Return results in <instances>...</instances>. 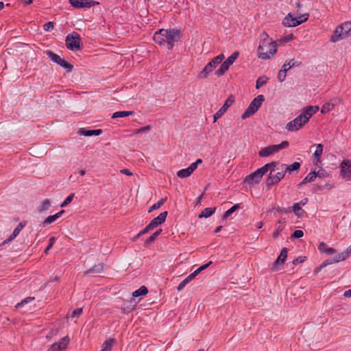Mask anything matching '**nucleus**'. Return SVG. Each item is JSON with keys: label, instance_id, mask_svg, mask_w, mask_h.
Returning <instances> with one entry per match:
<instances>
[{"label": "nucleus", "instance_id": "1", "mask_svg": "<svg viewBox=\"0 0 351 351\" xmlns=\"http://www.w3.org/2000/svg\"><path fill=\"white\" fill-rule=\"evenodd\" d=\"M182 33L178 29H161L157 31L154 35V41L160 45L167 43L169 50L172 49L175 43L181 38Z\"/></svg>", "mask_w": 351, "mask_h": 351}, {"label": "nucleus", "instance_id": "2", "mask_svg": "<svg viewBox=\"0 0 351 351\" xmlns=\"http://www.w3.org/2000/svg\"><path fill=\"white\" fill-rule=\"evenodd\" d=\"M318 110V106H306L302 110L300 115L286 125L285 128L289 132L298 131L305 125Z\"/></svg>", "mask_w": 351, "mask_h": 351}, {"label": "nucleus", "instance_id": "3", "mask_svg": "<svg viewBox=\"0 0 351 351\" xmlns=\"http://www.w3.org/2000/svg\"><path fill=\"white\" fill-rule=\"evenodd\" d=\"M265 38H263L258 47V57L262 60H268L277 52V45L275 41H271L268 35L264 32Z\"/></svg>", "mask_w": 351, "mask_h": 351}, {"label": "nucleus", "instance_id": "4", "mask_svg": "<svg viewBox=\"0 0 351 351\" xmlns=\"http://www.w3.org/2000/svg\"><path fill=\"white\" fill-rule=\"evenodd\" d=\"M351 36V21H346L338 25L330 37L332 43H337Z\"/></svg>", "mask_w": 351, "mask_h": 351}, {"label": "nucleus", "instance_id": "5", "mask_svg": "<svg viewBox=\"0 0 351 351\" xmlns=\"http://www.w3.org/2000/svg\"><path fill=\"white\" fill-rule=\"evenodd\" d=\"M276 165L277 164L275 162L266 164L261 168L255 171L254 173L246 176L245 182L250 185L258 183L263 176L268 171L269 168H270V167H275Z\"/></svg>", "mask_w": 351, "mask_h": 351}, {"label": "nucleus", "instance_id": "6", "mask_svg": "<svg viewBox=\"0 0 351 351\" xmlns=\"http://www.w3.org/2000/svg\"><path fill=\"white\" fill-rule=\"evenodd\" d=\"M276 167V165L275 167H272L273 169L270 171L269 175L267 178L266 185L267 186L278 183L285 176L286 171L282 164L275 169L274 168Z\"/></svg>", "mask_w": 351, "mask_h": 351}, {"label": "nucleus", "instance_id": "7", "mask_svg": "<svg viewBox=\"0 0 351 351\" xmlns=\"http://www.w3.org/2000/svg\"><path fill=\"white\" fill-rule=\"evenodd\" d=\"M264 99L265 98L263 95H259L255 97L242 114L241 119H245L246 118L253 115L258 110Z\"/></svg>", "mask_w": 351, "mask_h": 351}, {"label": "nucleus", "instance_id": "8", "mask_svg": "<svg viewBox=\"0 0 351 351\" xmlns=\"http://www.w3.org/2000/svg\"><path fill=\"white\" fill-rule=\"evenodd\" d=\"M65 43L66 47L71 51L81 49V38L75 32H73L66 37Z\"/></svg>", "mask_w": 351, "mask_h": 351}, {"label": "nucleus", "instance_id": "9", "mask_svg": "<svg viewBox=\"0 0 351 351\" xmlns=\"http://www.w3.org/2000/svg\"><path fill=\"white\" fill-rule=\"evenodd\" d=\"M288 146L289 142L287 141H284L279 145H272L262 148L259 151L258 155L261 157H267L274 153L278 152L280 149L287 148Z\"/></svg>", "mask_w": 351, "mask_h": 351}, {"label": "nucleus", "instance_id": "10", "mask_svg": "<svg viewBox=\"0 0 351 351\" xmlns=\"http://www.w3.org/2000/svg\"><path fill=\"white\" fill-rule=\"evenodd\" d=\"M239 55V51H234L230 56L227 58L226 60H225L221 64L220 67L217 70L215 74L217 76L223 75L228 70L230 65L234 62Z\"/></svg>", "mask_w": 351, "mask_h": 351}, {"label": "nucleus", "instance_id": "11", "mask_svg": "<svg viewBox=\"0 0 351 351\" xmlns=\"http://www.w3.org/2000/svg\"><path fill=\"white\" fill-rule=\"evenodd\" d=\"M47 54L53 62H56V64H59L60 66L66 69L68 72H71L73 70V65L71 64L70 63L67 62L64 59L62 58L58 54H56L52 51H47Z\"/></svg>", "mask_w": 351, "mask_h": 351}, {"label": "nucleus", "instance_id": "12", "mask_svg": "<svg viewBox=\"0 0 351 351\" xmlns=\"http://www.w3.org/2000/svg\"><path fill=\"white\" fill-rule=\"evenodd\" d=\"M70 342L69 336H65L58 341L53 343L47 351H64L66 350Z\"/></svg>", "mask_w": 351, "mask_h": 351}, {"label": "nucleus", "instance_id": "13", "mask_svg": "<svg viewBox=\"0 0 351 351\" xmlns=\"http://www.w3.org/2000/svg\"><path fill=\"white\" fill-rule=\"evenodd\" d=\"M202 163V159H197L195 162L191 164V165L186 168L183 169L177 172V176L180 178H184L189 177L193 171L197 168L199 164Z\"/></svg>", "mask_w": 351, "mask_h": 351}, {"label": "nucleus", "instance_id": "14", "mask_svg": "<svg viewBox=\"0 0 351 351\" xmlns=\"http://www.w3.org/2000/svg\"><path fill=\"white\" fill-rule=\"evenodd\" d=\"M234 97L230 95L228 98L225 101L222 107L213 115L214 122H216L217 119L221 118L225 112L227 111L228 108L234 103Z\"/></svg>", "mask_w": 351, "mask_h": 351}, {"label": "nucleus", "instance_id": "15", "mask_svg": "<svg viewBox=\"0 0 351 351\" xmlns=\"http://www.w3.org/2000/svg\"><path fill=\"white\" fill-rule=\"evenodd\" d=\"M69 3L73 7L76 8H90L99 3L93 0H69Z\"/></svg>", "mask_w": 351, "mask_h": 351}, {"label": "nucleus", "instance_id": "16", "mask_svg": "<svg viewBox=\"0 0 351 351\" xmlns=\"http://www.w3.org/2000/svg\"><path fill=\"white\" fill-rule=\"evenodd\" d=\"M287 257V249L284 247L282 249L280 255L275 261L271 267L272 270H278L280 267L284 265V263Z\"/></svg>", "mask_w": 351, "mask_h": 351}, {"label": "nucleus", "instance_id": "17", "mask_svg": "<svg viewBox=\"0 0 351 351\" xmlns=\"http://www.w3.org/2000/svg\"><path fill=\"white\" fill-rule=\"evenodd\" d=\"M282 25L285 27H296L300 25L298 19L293 17L291 13H289L282 20Z\"/></svg>", "mask_w": 351, "mask_h": 351}, {"label": "nucleus", "instance_id": "18", "mask_svg": "<svg viewBox=\"0 0 351 351\" xmlns=\"http://www.w3.org/2000/svg\"><path fill=\"white\" fill-rule=\"evenodd\" d=\"M167 215V212L165 211L161 213L157 217L154 218L149 226H151L152 230L165 221Z\"/></svg>", "mask_w": 351, "mask_h": 351}, {"label": "nucleus", "instance_id": "19", "mask_svg": "<svg viewBox=\"0 0 351 351\" xmlns=\"http://www.w3.org/2000/svg\"><path fill=\"white\" fill-rule=\"evenodd\" d=\"M25 225H26V221H24L21 222L17 226V227L14 230L12 234L8 237V239L5 240L2 244L5 245V244L8 243L10 241H12L14 238H16L19 235V234L20 233L21 230L25 226Z\"/></svg>", "mask_w": 351, "mask_h": 351}, {"label": "nucleus", "instance_id": "20", "mask_svg": "<svg viewBox=\"0 0 351 351\" xmlns=\"http://www.w3.org/2000/svg\"><path fill=\"white\" fill-rule=\"evenodd\" d=\"M350 255H351V247L348 248L346 251L338 254L335 257L331 259L330 263H339L341 261H344L346 258H348Z\"/></svg>", "mask_w": 351, "mask_h": 351}, {"label": "nucleus", "instance_id": "21", "mask_svg": "<svg viewBox=\"0 0 351 351\" xmlns=\"http://www.w3.org/2000/svg\"><path fill=\"white\" fill-rule=\"evenodd\" d=\"M64 213V210H60V212L57 213L56 214L53 215H50L47 217L43 221V226H48L53 222H54L57 219L60 217V216Z\"/></svg>", "mask_w": 351, "mask_h": 351}, {"label": "nucleus", "instance_id": "22", "mask_svg": "<svg viewBox=\"0 0 351 351\" xmlns=\"http://www.w3.org/2000/svg\"><path fill=\"white\" fill-rule=\"evenodd\" d=\"M284 165V169L286 173L289 174H292L293 171H298L300 168V163L298 162H294L293 164L290 165H287L285 164H282Z\"/></svg>", "mask_w": 351, "mask_h": 351}, {"label": "nucleus", "instance_id": "23", "mask_svg": "<svg viewBox=\"0 0 351 351\" xmlns=\"http://www.w3.org/2000/svg\"><path fill=\"white\" fill-rule=\"evenodd\" d=\"M340 175L347 180H351V168H349L341 163L340 164Z\"/></svg>", "mask_w": 351, "mask_h": 351}, {"label": "nucleus", "instance_id": "24", "mask_svg": "<svg viewBox=\"0 0 351 351\" xmlns=\"http://www.w3.org/2000/svg\"><path fill=\"white\" fill-rule=\"evenodd\" d=\"M79 133L81 135L85 136H90L93 135L98 136L102 133V130H84V129H81L79 132Z\"/></svg>", "mask_w": 351, "mask_h": 351}, {"label": "nucleus", "instance_id": "25", "mask_svg": "<svg viewBox=\"0 0 351 351\" xmlns=\"http://www.w3.org/2000/svg\"><path fill=\"white\" fill-rule=\"evenodd\" d=\"M316 178L315 171L309 173L304 180L300 182L298 185V187H301L303 184H305L308 182H313Z\"/></svg>", "mask_w": 351, "mask_h": 351}, {"label": "nucleus", "instance_id": "26", "mask_svg": "<svg viewBox=\"0 0 351 351\" xmlns=\"http://www.w3.org/2000/svg\"><path fill=\"white\" fill-rule=\"evenodd\" d=\"M214 69L213 68L211 64H209L208 63L204 69L200 71V73L198 75V77L202 79L206 78L209 73H210Z\"/></svg>", "mask_w": 351, "mask_h": 351}, {"label": "nucleus", "instance_id": "27", "mask_svg": "<svg viewBox=\"0 0 351 351\" xmlns=\"http://www.w3.org/2000/svg\"><path fill=\"white\" fill-rule=\"evenodd\" d=\"M114 343L115 339L113 338L107 339L104 342L101 351H111Z\"/></svg>", "mask_w": 351, "mask_h": 351}, {"label": "nucleus", "instance_id": "28", "mask_svg": "<svg viewBox=\"0 0 351 351\" xmlns=\"http://www.w3.org/2000/svg\"><path fill=\"white\" fill-rule=\"evenodd\" d=\"M196 276L193 273L191 274L184 280H182L178 286L177 290L180 291L191 280H193Z\"/></svg>", "mask_w": 351, "mask_h": 351}, {"label": "nucleus", "instance_id": "29", "mask_svg": "<svg viewBox=\"0 0 351 351\" xmlns=\"http://www.w3.org/2000/svg\"><path fill=\"white\" fill-rule=\"evenodd\" d=\"M216 208H204L202 213L199 215V218H208L210 217L215 212Z\"/></svg>", "mask_w": 351, "mask_h": 351}, {"label": "nucleus", "instance_id": "30", "mask_svg": "<svg viewBox=\"0 0 351 351\" xmlns=\"http://www.w3.org/2000/svg\"><path fill=\"white\" fill-rule=\"evenodd\" d=\"M148 293V289L145 286H141L138 289L132 293L134 298H137L141 295H145Z\"/></svg>", "mask_w": 351, "mask_h": 351}, {"label": "nucleus", "instance_id": "31", "mask_svg": "<svg viewBox=\"0 0 351 351\" xmlns=\"http://www.w3.org/2000/svg\"><path fill=\"white\" fill-rule=\"evenodd\" d=\"M300 64V62H298L295 61L294 59H291L290 60H286L282 66V69H287V71H288L293 66H298Z\"/></svg>", "mask_w": 351, "mask_h": 351}, {"label": "nucleus", "instance_id": "32", "mask_svg": "<svg viewBox=\"0 0 351 351\" xmlns=\"http://www.w3.org/2000/svg\"><path fill=\"white\" fill-rule=\"evenodd\" d=\"M224 59L223 54H219V56L215 57L210 62H209V64H211L213 68L215 69L218 66L222 60Z\"/></svg>", "mask_w": 351, "mask_h": 351}, {"label": "nucleus", "instance_id": "33", "mask_svg": "<svg viewBox=\"0 0 351 351\" xmlns=\"http://www.w3.org/2000/svg\"><path fill=\"white\" fill-rule=\"evenodd\" d=\"M293 210L298 217H302L304 213V211L301 208L300 203L294 204L293 206Z\"/></svg>", "mask_w": 351, "mask_h": 351}, {"label": "nucleus", "instance_id": "34", "mask_svg": "<svg viewBox=\"0 0 351 351\" xmlns=\"http://www.w3.org/2000/svg\"><path fill=\"white\" fill-rule=\"evenodd\" d=\"M134 113V111H119L113 113L112 115V118L116 119L119 117H128L133 114Z\"/></svg>", "mask_w": 351, "mask_h": 351}, {"label": "nucleus", "instance_id": "35", "mask_svg": "<svg viewBox=\"0 0 351 351\" xmlns=\"http://www.w3.org/2000/svg\"><path fill=\"white\" fill-rule=\"evenodd\" d=\"M318 249L319 251L324 252L325 253L328 254H334L336 252L335 249L332 247H326V245L324 243H321L319 245Z\"/></svg>", "mask_w": 351, "mask_h": 351}, {"label": "nucleus", "instance_id": "36", "mask_svg": "<svg viewBox=\"0 0 351 351\" xmlns=\"http://www.w3.org/2000/svg\"><path fill=\"white\" fill-rule=\"evenodd\" d=\"M278 223V227L276 228L275 232L273 234V237L274 239H276L279 236L280 233L285 228V221H279Z\"/></svg>", "mask_w": 351, "mask_h": 351}, {"label": "nucleus", "instance_id": "37", "mask_svg": "<svg viewBox=\"0 0 351 351\" xmlns=\"http://www.w3.org/2000/svg\"><path fill=\"white\" fill-rule=\"evenodd\" d=\"M50 206V200L49 199H45L42 204L38 208V210L40 213H45Z\"/></svg>", "mask_w": 351, "mask_h": 351}, {"label": "nucleus", "instance_id": "38", "mask_svg": "<svg viewBox=\"0 0 351 351\" xmlns=\"http://www.w3.org/2000/svg\"><path fill=\"white\" fill-rule=\"evenodd\" d=\"M333 108L334 104H331L330 102L325 103L321 108V113L326 114L329 111L332 110Z\"/></svg>", "mask_w": 351, "mask_h": 351}, {"label": "nucleus", "instance_id": "39", "mask_svg": "<svg viewBox=\"0 0 351 351\" xmlns=\"http://www.w3.org/2000/svg\"><path fill=\"white\" fill-rule=\"evenodd\" d=\"M323 152V145L319 143L316 146V149L314 152V156L318 161Z\"/></svg>", "mask_w": 351, "mask_h": 351}, {"label": "nucleus", "instance_id": "40", "mask_svg": "<svg viewBox=\"0 0 351 351\" xmlns=\"http://www.w3.org/2000/svg\"><path fill=\"white\" fill-rule=\"evenodd\" d=\"M162 230L159 229L156 232H155L153 234H152L149 237H148L145 241V244L149 245V243L154 242L156 237L161 233Z\"/></svg>", "mask_w": 351, "mask_h": 351}, {"label": "nucleus", "instance_id": "41", "mask_svg": "<svg viewBox=\"0 0 351 351\" xmlns=\"http://www.w3.org/2000/svg\"><path fill=\"white\" fill-rule=\"evenodd\" d=\"M166 200H167V197L162 198L161 199H160L157 203L154 204L153 206H152L149 208L148 213H151L154 210L158 209L162 205H163V204L165 203V202Z\"/></svg>", "mask_w": 351, "mask_h": 351}, {"label": "nucleus", "instance_id": "42", "mask_svg": "<svg viewBox=\"0 0 351 351\" xmlns=\"http://www.w3.org/2000/svg\"><path fill=\"white\" fill-rule=\"evenodd\" d=\"M268 80V78L265 76L260 77L256 80V88L258 89L265 85Z\"/></svg>", "mask_w": 351, "mask_h": 351}, {"label": "nucleus", "instance_id": "43", "mask_svg": "<svg viewBox=\"0 0 351 351\" xmlns=\"http://www.w3.org/2000/svg\"><path fill=\"white\" fill-rule=\"evenodd\" d=\"M239 208V204L234 205L232 207H231L230 209H228L227 211L225 212V213L223 214V219L227 218L229 215H230L232 213H234Z\"/></svg>", "mask_w": 351, "mask_h": 351}, {"label": "nucleus", "instance_id": "44", "mask_svg": "<svg viewBox=\"0 0 351 351\" xmlns=\"http://www.w3.org/2000/svg\"><path fill=\"white\" fill-rule=\"evenodd\" d=\"M212 264V261H209L208 263L204 264L194 271L193 273L197 276L201 271L208 268Z\"/></svg>", "mask_w": 351, "mask_h": 351}, {"label": "nucleus", "instance_id": "45", "mask_svg": "<svg viewBox=\"0 0 351 351\" xmlns=\"http://www.w3.org/2000/svg\"><path fill=\"white\" fill-rule=\"evenodd\" d=\"M286 73H287V69H284L282 68V69L279 71L278 74V79L280 82H282L285 81L286 76H287Z\"/></svg>", "mask_w": 351, "mask_h": 351}, {"label": "nucleus", "instance_id": "46", "mask_svg": "<svg viewBox=\"0 0 351 351\" xmlns=\"http://www.w3.org/2000/svg\"><path fill=\"white\" fill-rule=\"evenodd\" d=\"M73 197H74V193H71L65 199L64 201L61 204L60 206L62 208V207H64L66 206H67L69 204H70L71 202V201L73 200Z\"/></svg>", "mask_w": 351, "mask_h": 351}, {"label": "nucleus", "instance_id": "47", "mask_svg": "<svg viewBox=\"0 0 351 351\" xmlns=\"http://www.w3.org/2000/svg\"><path fill=\"white\" fill-rule=\"evenodd\" d=\"M294 36L293 34H290L287 35V36L284 37L283 38H281L279 40L280 43H288L292 40L294 39Z\"/></svg>", "mask_w": 351, "mask_h": 351}, {"label": "nucleus", "instance_id": "48", "mask_svg": "<svg viewBox=\"0 0 351 351\" xmlns=\"http://www.w3.org/2000/svg\"><path fill=\"white\" fill-rule=\"evenodd\" d=\"M53 27H54V23L53 22H51V21L45 23L43 25L44 30L46 31V32H48V31H50V30L53 29Z\"/></svg>", "mask_w": 351, "mask_h": 351}, {"label": "nucleus", "instance_id": "49", "mask_svg": "<svg viewBox=\"0 0 351 351\" xmlns=\"http://www.w3.org/2000/svg\"><path fill=\"white\" fill-rule=\"evenodd\" d=\"M55 241H56V238L55 237H53L50 238L49 243V245H47V247L45 250V254H47L48 253L49 250L53 247Z\"/></svg>", "mask_w": 351, "mask_h": 351}, {"label": "nucleus", "instance_id": "50", "mask_svg": "<svg viewBox=\"0 0 351 351\" xmlns=\"http://www.w3.org/2000/svg\"><path fill=\"white\" fill-rule=\"evenodd\" d=\"M303 235H304V232H303L302 230H297L294 231V232L292 234L291 237L292 238L300 239V238L302 237Z\"/></svg>", "mask_w": 351, "mask_h": 351}, {"label": "nucleus", "instance_id": "51", "mask_svg": "<svg viewBox=\"0 0 351 351\" xmlns=\"http://www.w3.org/2000/svg\"><path fill=\"white\" fill-rule=\"evenodd\" d=\"M152 228H151V226H149V224L142 230L137 235H136V237L138 238L140 237H141L142 235L147 233L149 231L152 230Z\"/></svg>", "mask_w": 351, "mask_h": 351}, {"label": "nucleus", "instance_id": "52", "mask_svg": "<svg viewBox=\"0 0 351 351\" xmlns=\"http://www.w3.org/2000/svg\"><path fill=\"white\" fill-rule=\"evenodd\" d=\"M295 18L298 19V22H300V25L302 23L305 22L308 20V14H302L300 16L295 17Z\"/></svg>", "mask_w": 351, "mask_h": 351}, {"label": "nucleus", "instance_id": "53", "mask_svg": "<svg viewBox=\"0 0 351 351\" xmlns=\"http://www.w3.org/2000/svg\"><path fill=\"white\" fill-rule=\"evenodd\" d=\"M34 300V298H31V297H28L24 300H23L21 302H19L16 307H19V306H23L25 304L27 303L30 300Z\"/></svg>", "mask_w": 351, "mask_h": 351}, {"label": "nucleus", "instance_id": "54", "mask_svg": "<svg viewBox=\"0 0 351 351\" xmlns=\"http://www.w3.org/2000/svg\"><path fill=\"white\" fill-rule=\"evenodd\" d=\"M82 308H76L72 312L71 317H78L82 314Z\"/></svg>", "mask_w": 351, "mask_h": 351}, {"label": "nucleus", "instance_id": "55", "mask_svg": "<svg viewBox=\"0 0 351 351\" xmlns=\"http://www.w3.org/2000/svg\"><path fill=\"white\" fill-rule=\"evenodd\" d=\"M316 177L324 178L327 176V173L324 169H319L315 171Z\"/></svg>", "mask_w": 351, "mask_h": 351}, {"label": "nucleus", "instance_id": "56", "mask_svg": "<svg viewBox=\"0 0 351 351\" xmlns=\"http://www.w3.org/2000/svg\"><path fill=\"white\" fill-rule=\"evenodd\" d=\"M341 102H342L341 99L335 97V98H333L331 99L330 104H334V108H335V106L341 104Z\"/></svg>", "mask_w": 351, "mask_h": 351}, {"label": "nucleus", "instance_id": "57", "mask_svg": "<svg viewBox=\"0 0 351 351\" xmlns=\"http://www.w3.org/2000/svg\"><path fill=\"white\" fill-rule=\"evenodd\" d=\"M150 129H151V126L147 125V126H145L143 128L136 130L135 131V134H139L140 132H142L149 131Z\"/></svg>", "mask_w": 351, "mask_h": 351}, {"label": "nucleus", "instance_id": "58", "mask_svg": "<svg viewBox=\"0 0 351 351\" xmlns=\"http://www.w3.org/2000/svg\"><path fill=\"white\" fill-rule=\"evenodd\" d=\"M304 257L300 256L293 261V264L296 265L298 263H301L304 262Z\"/></svg>", "mask_w": 351, "mask_h": 351}, {"label": "nucleus", "instance_id": "59", "mask_svg": "<svg viewBox=\"0 0 351 351\" xmlns=\"http://www.w3.org/2000/svg\"><path fill=\"white\" fill-rule=\"evenodd\" d=\"M341 163L349 168H351V160L345 159Z\"/></svg>", "mask_w": 351, "mask_h": 351}, {"label": "nucleus", "instance_id": "60", "mask_svg": "<svg viewBox=\"0 0 351 351\" xmlns=\"http://www.w3.org/2000/svg\"><path fill=\"white\" fill-rule=\"evenodd\" d=\"M121 173L125 174L127 176H131L133 175V173L128 169H123L121 170Z\"/></svg>", "mask_w": 351, "mask_h": 351}, {"label": "nucleus", "instance_id": "61", "mask_svg": "<svg viewBox=\"0 0 351 351\" xmlns=\"http://www.w3.org/2000/svg\"><path fill=\"white\" fill-rule=\"evenodd\" d=\"M343 295L347 298H351V289L346 291L343 293Z\"/></svg>", "mask_w": 351, "mask_h": 351}, {"label": "nucleus", "instance_id": "62", "mask_svg": "<svg viewBox=\"0 0 351 351\" xmlns=\"http://www.w3.org/2000/svg\"><path fill=\"white\" fill-rule=\"evenodd\" d=\"M330 261H331V260H330V261H324V262L321 265V266H320V268H319V269H322V268H323V267H326V265H330Z\"/></svg>", "mask_w": 351, "mask_h": 351}, {"label": "nucleus", "instance_id": "63", "mask_svg": "<svg viewBox=\"0 0 351 351\" xmlns=\"http://www.w3.org/2000/svg\"><path fill=\"white\" fill-rule=\"evenodd\" d=\"M57 331L56 330H52L49 332V334L48 335L46 336V338L47 339H49L51 335H56L57 334Z\"/></svg>", "mask_w": 351, "mask_h": 351}, {"label": "nucleus", "instance_id": "64", "mask_svg": "<svg viewBox=\"0 0 351 351\" xmlns=\"http://www.w3.org/2000/svg\"><path fill=\"white\" fill-rule=\"evenodd\" d=\"M25 5H29L32 3V0H22Z\"/></svg>", "mask_w": 351, "mask_h": 351}]
</instances>
